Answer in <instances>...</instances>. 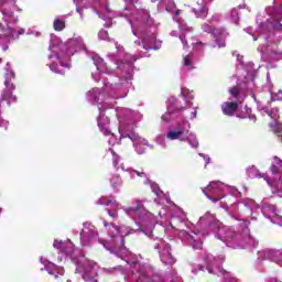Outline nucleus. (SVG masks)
Instances as JSON below:
<instances>
[{
    "label": "nucleus",
    "instance_id": "1",
    "mask_svg": "<svg viewBox=\"0 0 282 282\" xmlns=\"http://www.w3.org/2000/svg\"><path fill=\"white\" fill-rule=\"evenodd\" d=\"M104 226L107 228L110 241L112 243H117L118 239H120V246H122V248L119 250H113L102 239H98L99 243H101L106 250H109L111 254L118 256L119 259H124L129 265H138V263H140V259H142V256L137 257L135 254L131 253L129 249L124 248V237H129V235H133V232H137L138 230L131 227H120L116 224H109L107 220H104Z\"/></svg>",
    "mask_w": 282,
    "mask_h": 282
},
{
    "label": "nucleus",
    "instance_id": "2",
    "mask_svg": "<svg viewBox=\"0 0 282 282\" xmlns=\"http://www.w3.org/2000/svg\"><path fill=\"white\" fill-rule=\"evenodd\" d=\"M130 24L134 36H138V32L140 33L139 37L142 41L143 50H159L155 46V33L147 30L153 25V20L148 11H135L130 19Z\"/></svg>",
    "mask_w": 282,
    "mask_h": 282
},
{
    "label": "nucleus",
    "instance_id": "3",
    "mask_svg": "<svg viewBox=\"0 0 282 282\" xmlns=\"http://www.w3.org/2000/svg\"><path fill=\"white\" fill-rule=\"evenodd\" d=\"M126 215L135 221L137 226L145 232L147 237H153V228L155 227V216L141 206L140 200L137 207L123 208Z\"/></svg>",
    "mask_w": 282,
    "mask_h": 282
},
{
    "label": "nucleus",
    "instance_id": "4",
    "mask_svg": "<svg viewBox=\"0 0 282 282\" xmlns=\"http://www.w3.org/2000/svg\"><path fill=\"white\" fill-rule=\"evenodd\" d=\"M4 23L0 22V43H10V41H14L19 39L21 34L25 33V30L20 29L19 31L10 28V23H17L19 18L14 17L12 11H2Z\"/></svg>",
    "mask_w": 282,
    "mask_h": 282
},
{
    "label": "nucleus",
    "instance_id": "5",
    "mask_svg": "<svg viewBox=\"0 0 282 282\" xmlns=\"http://www.w3.org/2000/svg\"><path fill=\"white\" fill-rule=\"evenodd\" d=\"M180 215L177 216H173L171 218L170 221V226L171 228H174V230H180V237H182L183 239H186V241L189 243V246H192V248L194 250H202V246H203V241H202V235L195 232V231H191V234H188L186 230L184 229H180V227L175 226L176 224H184L186 221V214L182 210H178Z\"/></svg>",
    "mask_w": 282,
    "mask_h": 282
},
{
    "label": "nucleus",
    "instance_id": "6",
    "mask_svg": "<svg viewBox=\"0 0 282 282\" xmlns=\"http://www.w3.org/2000/svg\"><path fill=\"white\" fill-rule=\"evenodd\" d=\"M58 37H52L50 50L55 54L57 59H61L63 54L58 53V50L66 51V56H74L76 52H80V50H85V43L82 37H73L68 40L67 44H58Z\"/></svg>",
    "mask_w": 282,
    "mask_h": 282
},
{
    "label": "nucleus",
    "instance_id": "7",
    "mask_svg": "<svg viewBox=\"0 0 282 282\" xmlns=\"http://www.w3.org/2000/svg\"><path fill=\"white\" fill-rule=\"evenodd\" d=\"M74 263L77 265L76 272L82 273V279L86 282H98L96 276H98V264L85 256H79L78 258H73Z\"/></svg>",
    "mask_w": 282,
    "mask_h": 282
},
{
    "label": "nucleus",
    "instance_id": "8",
    "mask_svg": "<svg viewBox=\"0 0 282 282\" xmlns=\"http://www.w3.org/2000/svg\"><path fill=\"white\" fill-rule=\"evenodd\" d=\"M186 127L182 126L176 130H170L166 133L167 140H180L181 142H188L193 149H197L199 147V141H197V137L193 133H188V130L191 129V123L188 121L183 122Z\"/></svg>",
    "mask_w": 282,
    "mask_h": 282
},
{
    "label": "nucleus",
    "instance_id": "9",
    "mask_svg": "<svg viewBox=\"0 0 282 282\" xmlns=\"http://www.w3.org/2000/svg\"><path fill=\"white\" fill-rule=\"evenodd\" d=\"M224 256L213 257V254H207L204 258L206 263V270L209 274H217V276H224L226 281L237 282L235 279H230V273L226 272V270L221 269V264L225 261Z\"/></svg>",
    "mask_w": 282,
    "mask_h": 282
},
{
    "label": "nucleus",
    "instance_id": "10",
    "mask_svg": "<svg viewBox=\"0 0 282 282\" xmlns=\"http://www.w3.org/2000/svg\"><path fill=\"white\" fill-rule=\"evenodd\" d=\"M216 238L220 239L227 248H232V250H237L243 246V241H241L242 236L228 227L219 229V232L216 234Z\"/></svg>",
    "mask_w": 282,
    "mask_h": 282
},
{
    "label": "nucleus",
    "instance_id": "11",
    "mask_svg": "<svg viewBox=\"0 0 282 282\" xmlns=\"http://www.w3.org/2000/svg\"><path fill=\"white\" fill-rule=\"evenodd\" d=\"M6 73H4V90L1 94L0 102H3V100H7L8 104L10 102H17V96L12 95L14 89H17V86L12 84V79H14V70H12V67L10 66V63H7L6 65Z\"/></svg>",
    "mask_w": 282,
    "mask_h": 282
},
{
    "label": "nucleus",
    "instance_id": "12",
    "mask_svg": "<svg viewBox=\"0 0 282 282\" xmlns=\"http://www.w3.org/2000/svg\"><path fill=\"white\" fill-rule=\"evenodd\" d=\"M154 250H158L160 259L164 265H173L175 263V258L171 253V245L164 241L162 238H156L153 243Z\"/></svg>",
    "mask_w": 282,
    "mask_h": 282
},
{
    "label": "nucleus",
    "instance_id": "13",
    "mask_svg": "<svg viewBox=\"0 0 282 282\" xmlns=\"http://www.w3.org/2000/svg\"><path fill=\"white\" fill-rule=\"evenodd\" d=\"M80 231V242L83 246H90L98 239V229L91 223H84Z\"/></svg>",
    "mask_w": 282,
    "mask_h": 282
},
{
    "label": "nucleus",
    "instance_id": "14",
    "mask_svg": "<svg viewBox=\"0 0 282 282\" xmlns=\"http://www.w3.org/2000/svg\"><path fill=\"white\" fill-rule=\"evenodd\" d=\"M197 226L210 228L212 230L216 231V235L224 228L221 221H219L215 215L210 214V212L205 213V215L199 218Z\"/></svg>",
    "mask_w": 282,
    "mask_h": 282
},
{
    "label": "nucleus",
    "instance_id": "15",
    "mask_svg": "<svg viewBox=\"0 0 282 282\" xmlns=\"http://www.w3.org/2000/svg\"><path fill=\"white\" fill-rule=\"evenodd\" d=\"M96 204L97 206H110V208L106 209L109 217H111L112 219H118V210L120 208L118 200L113 198L108 199L107 197H101L97 199Z\"/></svg>",
    "mask_w": 282,
    "mask_h": 282
},
{
    "label": "nucleus",
    "instance_id": "16",
    "mask_svg": "<svg viewBox=\"0 0 282 282\" xmlns=\"http://www.w3.org/2000/svg\"><path fill=\"white\" fill-rule=\"evenodd\" d=\"M121 138H129L133 143V147L137 153H139V155H142V153H144L143 147H149V141H147V139L141 138L140 134L135 132H132L130 134H121Z\"/></svg>",
    "mask_w": 282,
    "mask_h": 282
},
{
    "label": "nucleus",
    "instance_id": "17",
    "mask_svg": "<svg viewBox=\"0 0 282 282\" xmlns=\"http://www.w3.org/2000/svg\"><path fill=\"white\" fill-rule=\"evenodd\" d=\"M152 272H153V269H151V267L147 264H140L138 270L139 276H143V279H145V282H164V280H162L160 275H154L152 278H149L151 276Z\"/></svg>",
    "mask_w": 282,
    "mask_h": 282
},
{
    "label": "nucleus",
    "instance_id": "18",
    "mask_svg": "<svg viewBox=\"0 0 282 282\" xmlns=\"http://www.w3.org/2000/svg\"><path fill=\"white\" fill-rule=\"evenodd\" d=\"M263 259H269V261H274L282 267V250H274V249H265L261 251Z\"/></svg>",
    "mask_w": 282,
    "mask_h": 282
},
{
    "label": "nucleus",
    "instance_id": "19",
    "mask_svg": "<svg viewBox=\"0 0 282 282\" xmlns=\"http://www.w3.org/2000/svg\"><path fill=\"white\" fill-rule=\"evenodd\" d=\"M230 188V186L221 183L220 181H212L205 191H208L210 195H219V193H224L225 189Z\"/></svg>",
    "mask_w": 282,
    "mask_h": 282
},
{
    "label": "nucleus",
    "instance_id": "20",
    "mask_svg": "<svg viewBox=\"0 0 282 282\" xmlns=\"http://www.w3.org/2000/svg\"><path fill=\"white\" fill-rule=\"evenodd\" d=\"M93 61H94V65L97 67L98 72H102L104 74H113V70L116 68H111V66H108L100 56L95 55L93 57Z\"/></svg>",
    "mask_w": 282,
    "mask_h": 282
},
{
    "label": "nucleus",
    "instance_id": "21",
    "mask_svg": "<svg viewBox=\"0 0 282 282\" xmlns=\"http://www.w3.org/2000/svg\"><path fill=\"white\" fill-rule=\"evenodd\" d=\"M53 248H56L58 251L64 252V254H73L74 252V243L67 241H58L55 240L53 243Z\"/></svg>",
    "mask_w": 282,
    "mask_h": 282
},
{
    "label": "nucleus",
    "instance_id": "22",
    "mask_svg": "<svg viewBox=\"0 0 282 282\" xmlns=\"http://www.w3.org/2000/svg\"><path fill=\"white\" fill-rule=\"evenodd\" d=\"M242 248H257L259 241L250 236V229H246L241 238Z\"/></svg>",
    "mask_w": 282,
    "mask_h": 282
},
{
    "label": "nucleus",
    "instance_id": "23",
    "mask_svg": "<svg viewBox=\"0 0 282 282\" xmlns=\"http://www.w3.org/2000/svg\"><path fill=\"white\" fill-rule=\"evenodd\" d=\"M98 127L104 135L111 133V130H109V117H105V115L100 113L98 118Z\"/></svg>",
    "mask_w": 282,
    "mask_h": 282
},
{
    "label": "nucleus",
    "instance_id": "24",
    "mask_svg": "<svg viewBox=\"0 0 282 282\" xmlns=\"http://www.w3.org/2000/svg\"><path fill=\"white\" fill-rule=\"evenodd\" d=\"M223 113L225 116H235L237 113V109H239V105L237 102H224L221 105Z\"/></svg>",
    "mask_w": 282,
    "mask_h": 282
},
{
    "label": "nucleus",
    "instance_id": "25",
    "mask_svg": "<svg viewBox=\"0 0 282 282\" xmlns=\"http://www.w3.org/2000/svg\"><path fill=\"white\" fill-rule=\"evenodd\" d=\"M204 32H207L208 34H213V36H227L228 33H226V30L224 29H213L209 24H203L202 26Z\"/></svg>",
    "mask_w": 282,
    "mask_h": 282
},
{
    "label": "nucleus",
    "instance_id": "26",
    "mask_svg": "<svg viewBox=\"0 0 282 282\" xmlns=\"http://www.w3.org/2000/svg\"><path fill=\"white\" fill-rule=\"evenodd\" d=\"M192 12H194L197 19H206V17H208V8L204 4H198V7L193 8Z\"/></svg>",
    "mask_w": 282,
    "mask_h": 282
},
{
    "label": "nucleus",
    "instance_id": "27",
    "mask_svg": "<svg viewBox=\"0 0 282 282\" xmlns=\"http://www.w3.org/2000/svg\"><path fill=\"white\" fill-rule=\"evenodd\" d=\"M180 10H176L175 15L173 17V20L176 21V23H178V28L181 30V32H191V28H188V25L186 24V22L180 18Z\"/></svg>",
    "mask_w": 282,
    "mask_h": 282
},
{
    "label": "nucleus",
    "instance_id": "28",
    "mask_svg": "<svg viewBox=\"0 0 282 282\" xmlns=\"http://www.w3.org/2000/svg\"><path fill=\"white\" fill-rule=\"evenodd\" d=\"M123 57L122 63H126L128 69H132L133 67V63H135V61H138V56L135 55H131L129 53H123L122 55H120Z\"/></svg>",
    "mask_w": 282,
    "mask_h": 282
},
{
    "label": "nucleus",
    "instance_id": "29",
    "mask_svg": "<svg viewBox=\"0 0 282 282\" xmlns=\"http://www.w3.org/2000/svg\"><path fill=\"white\" fill-rule=\"evenodd\" d=\"M271 173L273 175H279L282 173V160L279 158H274V161L271 165Z\"/></svg>",
    "mask_w": 282,
    "mask_h": 282
},
{
    "label": "nucleus",
    "instance_id": "30",
    "mask_svg": "<svg viewBox=\"0 0 282 282\" xmlns=\"http://www.w3.org/2000/svg\"><path fill=\"white\" fill-rule=\"evenodd\" d=\"M260 110L263 111L264 113H268V116L272 118V120H274L275 122L279 119V108H273L272 110H270L268 106H264L260 108Z\"/></svg>",
    "mask_w": 282,
    "mask_h": 282
},
{
    "label": "nucleus",
    "instance_id": "31",
    "mask_svg": "<svg viewBox=\"0 0 282 282\" xmlns=\"http://www.w3.org/2000/svg\"><path fill=\"white\" fill-rule=\"evenodd\" d=\"M98 96H100V89L94 88L87 93V100L89 102H98Z\"/></svg>",
    "mask_w": 282,
    "mask_h": 282
},
{
    "label": "nucleus",
    "instance_id": "32",
    "mask_svg": "<svg viewBox=\"0 0 282 282\" xmlns=\"http://www.w3.org/2000/svg\"><path fill=\"white\" fill-rule=\"evenodd\" d=\"M121 167V170L122 171H128V173H130V175L133 177V175H138V177H143V178H145V181H144V184H148V182H149V176L147 175V173H144V172H138V171H135V170H132V169H127V170H124V166H120Z\"/></svg>",
    "mask_w": 282,
    "mask_h": 282
},
{
    "label": "nucleus",
    "instance_id": "33",
    "mask_svg": "<svg viewBox=\"0 0 282 282\" xmlns=\"http://www.w3.org/2000/svg\"><path fill=\"white\" fill-rule=\"evenodd\" d=\"M177 111H184V108H177L176 110H174L173 108L169 107L167 108V112L164 113L161 119L163 120V122H171V116H173V113L177 112Z\"/></svg>",
    "mask_w": 282,
    "mask_h": 282
},
{
    "label": "nucleus",
    "instance_id": "34",
    "mask_svg": "<svg viewBox=\"0 0 282 282\" xmlns=\"http://www.w3.org/2000/svg\"><path fill=\"white\" fill-rule=\"evenodd\" d=\"M254 171H257L254 167H251L248 170L249 177H263L267 184H270V178L265 174H261V173L254 174Z\"/></svg>",
    "mask_w": 282,
    "mask_h": 282
},
{
    "label": "nucleus",
    "instance_id": "35",
    "mask_svg": "<svg viewBox=\"0 0 282 282\" xmlns=\"http://www.w3.org/2000/svg\"><path fill=\"white\" fill-rule=\"evenodd\" d=\"M263 215H271L273 217H276V206L269 205L263 208Z\"/></svg>",
    "mask_w": 282,
    "mask_h": 282
},
{
    "label": "nucleus",
    "instance_id": "36",
    "mask_svg": "<svg viewBox=\"0 0 282 282\" xmlns=\"http://www.w3.org/2000/svg\"><path fill=\"white\" fill-rule=\"evenodd\" d=\"M203 193L207 197V199H209V202H213L214 204H217V202H219L220 199H224V197H226V195H221L218 197L210 196V195H208V192L206 191V188H203Z\"/></svg>",
    "mask_w": 282,
    "mask_h": 282
},
{
    "label": "nucleus",
    "instance_id": "37",
    "mask_svg": "<svg viewBox=\"0 0 282 282\" xmlns=\"http://www.w3.org/2000/svg\"><path fill=\"white\" fill-rule=\"evenodd\" d=\"M53 28L57 32H62V30H65V21L56 19L53 23Z\"/></svg>",
    "mask_w": 282,
    "mask_h": 282
},
{
    "label": "nucleus",
    "instance_id": "38",
    "mask_svg": "<svg viewBox=\"0 0 282 282\" xmlns=\"http://www.w3.org/2000/svg\"><path fill=\"white\" fill-rule=\"evenodd\" d=\"M110 184L112 188H118V186H122V178H120L118 175H115L110 180Z\"/></svg>",
    "mask_w": 282,
    "mask_h": 282
},
{
    "label": "nucleus",
    "instance_id": "39",
    "mask_svg": "<svg viewBox=\"0 0 282 282\" xmlns=\"http://www.w3.org/2000/svg\"><path fill=\"white\" fill-rule=\"evenodd\" d=\"M151 189L152 193H154L159 198H162V195H164V193L160 189V186L155 183H151Z\"/></svg>",
    "mask_w": 282,
    "mask_h": 282
},
{
    "label": "nucleus",
    "instance_id": "40",
    "mask_svg": "<svg viewBox=\"0 0 282 282\" xmlns=\"http://www.w3.org/2000/svg\"><path fill=\"white\" fill-rule=\"evenodd\" d=\"M270 127L273 129V131L282 138V123L274 122L270 123Z\"/></svg>",
    "mask_w": 282,
    "mask_h": 282
},
{
    "label": "nucleus",
    "instance_id": "41",
    "mask_svg": "<svg viewBox=\"0 0 282 282\" xmlns=\"http://www.w3.org/2000/svg\"><path fill=\"white\" fill-rule=\"evenodd\" d=\"M183 65L187 69H193V58H191L189 55H185L183 57Z\"/></svg>",
    "mask_w": 282,
    "mask_h": 282
},
{
    "label": "nucleus",
    "instance_id": "42",
    "mask_svg": "<svg viewBox=\"0 0 282 282\" xmlns=\"http://www.w3.org/2000/svg\"><path fill=\"white\" fill-rule=\"evenodd\" d=\"M271 17H272V19H274V21H282V8L274 9Z\"/></svg>",
    "mask_w": 282,
    "mask_h": 282
},
{
    "label": "nucleus",
    "instance_id": "43",
    "mask_svg": "<svg viewBox=\"0 0 282 282\" xmlns=\"http://www.w3.org/2000/svg\"><path fill=\"white\" fill-rule=\"evenodd\" d=\"M109 137L108 139V143L113 147L115 144H120V141H118V138L116 137V134H113V132L110 131L109 134H107Z\"/></svg>",
    "mask_w": 282,
    "mask_h": 282
},
{
    "label": "nucleus",
    "instance_id": "44",
    "mask_svg": "<svg viewBox=\"0 0 282 282\" xmlns=\"http://www.w3.org/2000/svg\"><path fill=\"white\" fill-rule=\"evenodd\" d=\"M111 155H112V162H113V166H116V169H120L118 167V162H120V156L118 154H116V151H113V149H109Z\"/></svg>",
    "mask_w": 282,
    "mask_h": 282
},
{
    "label": "nucleus",
    "instance_id": "45",
    "mask_svg": "<svg viewBox=\"0 0 282 282\" xmlns=\"http://www.w3.org/2000/svg\"><path fill=\"white\" fill-rule=\"evenodd\" d=\"M45 270L48 272V274H55V272H56V264H54L52 262H48L45 265Z\"/></svg>",
    "mask_w": 282,
    "mask_h": 282
},
{
    "label": "nucleus",
    "instance_id": "46",
    "mask_svg": "<svg viewBox=\"0 0 282 282\" xmlns=\"http://www.w3.org/2000/svg\"><path fill=\"white\" fill-rule=\"evenodd\" d=\"M197 272H204V265L202 264H193L192 265V273L197 274Z\"/></svg>",
    "mask_w": 282,
    "mask_h": 282
},
{
    "label": "nucleus",
    "instance_id": "47",
    "mask_svg": "<svg viewBox=\"0 0 282 282\" xmlns=\"http://www.w3.org/2000/svg\"><path fill=\"white\" fill-rule=\"evenodd\" d=\"M231 20L234 23L239 22V12L236 9L231 10Z\"/></svg>",
    "mask_w": 282,
    "mask_h": 282
},
{
    "label": "nucleus",
    "instance_id": "48",
    "mask_svg": "<svg viewBox=\"0 0 282 282\" xmlns=\"http://www.w3.org/2000/svg\"><path fill=\"white\" fill-rule=\"evenodd\" d=\"M230 96H232L234 98H237V96H239V87L235 86L229 90Z\"/></svg>",
    "mask_w": 282,
    "mask_h": 282
},
{
    "label": "nucleus",
    "instance_id": "49",
    "mask_svg": "<svg viewBox=\"0 0 282 282\" xmlns=\"http://www.w3.org/2000/svg\"><path fill=\"white\" fill-rule=\"evenodd\" d=\"M242 204H243V206H245L246 208H252V207L254 206V200H252V199H247V200H243Z\"/></svg>",
    "mask_w": 282,
    "mask_h": 282
},
{
    "label": "nucleus",
    "instance_id": "50",
    "mask_svg": "<svg viewBox=\"0 0 282 282\" xmlns=\"http://www.w3.org/2000/svg\"><path fill=\"white\" fill-rule=\"evenodd\" d=\"M213 47H226V41L224 40H216L215 44Z\"/></svg>",
    "mask_w": 282,
    "mask_h": 282
},
{
    "label": "nucleus",
    "instance_id": "51",
    "mask_svg": "<svg viewBox=\"0 0 282 282\" xmlns=\"http://www.w3.org/2000/svg\"><path fill=\"white\" fill-rule=\"evenodd\" d=\"M99 39H101V41H107V36H109V33L105 30H101L98 34Z\"/></svg>",
    "mask_w": 282,
    "mask_h": 282
},
{
    "label": "nucleus",
    "instance_id": "52",
    "mask_svg": "<svg viewBox=\"0 0 282 282\" xmlns=\"http://www.w3.org/2000/svg\"><path fill=\"white\" fill-rule=\"evenodd\" d=\"M198 155L205 160L206 164H210V156L204 153H198Z\"/></svg>",
    "mask_w": 282,
    "mask_h": 282
},
{
    "label": "nucleus",
    "instance_id": "53",
    "mask_svg": "<svg viewBox=\"0 0 282 282\" xmlns=\"http://www.w3.org/2000/svg\"><path fill=\"white\" fill-rule=\"evenodd\" d=\"M48 67H50L51 72H54L55 74H63L62 70L56 69V67L54 66V64L48 65Z\"/></svg>",
    "mask_w": 282,
    "mask_h": 282
},
{
    "label": "nucleus",
    "instance_id": "54",
    "mask_svg": "<svg viewBox=\"0 0 282 282\" xmlns=\"http://www.w3.org/2000/svg\"><path fill=\"white\" fill-rule=\"evenodd\" d=\"M116 50L119 52V54H122L124 52V47L122 45L118 44V42L115 43Z\"/></svg>",
    "mask_w": 282,
    "mask_h": 282
},
{
    "label": "nucleus",
    "instance_id": "55",
    "mask_svg": "<svg viewBox=\"0 0 282 282\" xmlns=\"http://www.w3.org/2000/svg\"><path fill=\"white\" fill-rule=\"evenodd\" d=\"M156 142L159 144H162V147L166 148V143L164 142V137H159L156 138Z\"/></svg>",
    "mask_w": 282,
    "mask_h": 282
},
{
    "label": "nucleus",
    "instance_id": "56",
    "mask_svg": "<svg viewBox=\"0 0 282 282\" xmlns=\"http://www.w3.org/2000/svg\"><path fill=\"white\" fill-rule=\"evenodd\" d=\"M274 61H281L282 59V53H275L273 55Z\"/></svg>",
    "mask_w": 282,
    "mask_h": 282
},
{
    "label": "nucleus",
    "instance_id": "57",
    "mask_svg": "<svg viewBox=\"0 0 282 282\" xmlns=\"http://www.w3.org/2000/svg\"><path fill=\"white\" fill-rule=\"evenodd\" d=\"M180 41L182 42V44L184 45V47H186V45H188V42H186V40L184 39V36H180Z\"/></svg>",
    "mask_w": 282,
    "mask_h": 282
},
{
    "label": "nucleus",
    "instance_id": "58",
    "mask_svg": "<svg viewBox=\"0 0 282 282\" xmlns=\"http://www.w3.org/2000/svg\"><path fill=\"white\" fill-rule=\"evenodd\" d=\"M195 118H197V110H194L191 116L192 120H195Z\"/></svg>",
    "mask_w": 282,
    "mask_h": 282
},
{
    "label": "nucleus",
    "instance_id": "59",
    "mask_svg": "<svg viewBox=\"0 0 282 282\" xmlns=\"http://www.w3.org/2000/svg\"><path fill=\"white\" fill-rule=\"evenodd\" d=\"M213 21H219V19H221V17L219 14H215L213 15Z\"/></svg>",
    "mask_w": 282,
    "mask_h": 282
},
{
    "label": "nucleus",
    "instance_id": "60",
    "mask_svg": "<svg viewBox=\"0 0 282 282\" xmlns=\"http://www.w3.org/2000/svg\"><path fill=\"white\" fill-rule=\"evenodd\" d=\"M181 96H184V98H186V88H182Z\"/></svg>",
    "mask_w": 282,
    "mask_h": 282
},
{
    "label": "nucleus",
    "instance_id": "61",
    "mask_svg": "<svg viewBox=\"0 0 282 282\" xmlns=\"http://www.w3.org/2000/svg\"><path fill=\"white\" fill-rule=\"evenodd\" d=\"M196 47H200V50H203V47H204V43H202V42H197V43H196Z\"/></svg>",
    "mask_w": 282,
    "mask_h": 282
},
{
    "label": "nucleus",
    "instance_id": "62",
    "mask_svg": "<svg viewBox=\"0 0 282 282\" xmlns=\"http://www.w3.org/2000/svg\"><path fill=\"white\" fill-rule=\"evenodd\" d=\"M249 120H253V122H256V121H257V116H254V115H253V116H250V117H249Z\"/></svg>",
    "mask_w": 282,
    "mask_h": 282
},
{
    "label": "nucleus",
    "instance_id": "63",
    "mask_svg": "<svg viewBox=\"0 0 282 282\" xmlns=\"http://www.w3.org/2000/svg\"><path fill=\"white\" fill-rule=\"evenodd\" d=\"M171 36H177V32L173 31V32L171 33Z\"/></svg>",
    "mask_w": 282,
    "mask_h": 282
},
{
    "label": "nucleus",
    "instance_id": "64",
    "mask_svg": "<svg viewBox=\"0 0 282 282\" xmlns=\"http://www.w3.org/2000/svg\"><path fill=\"white\" fill-rule=\"evenodd\" d=\"M127 95L115 96V98H124Z\"/></svg>",
    "mask_w": 282,
    "mask_h": 282
}]
</instances>
